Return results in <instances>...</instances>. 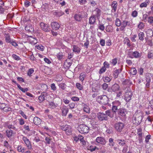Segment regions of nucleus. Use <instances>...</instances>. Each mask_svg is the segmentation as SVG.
<instances>
[{
	"instance_id": "2eb2a0df",
	"label": "nucleus",
	"mask_w": 153,
	"mask_h": 153,
	"mask_svg": "<svg viewBox=\"0 0 153 153\" xmlns=\"http://www.w3.org/2000/svg\"><path fill=\"white\" fill-rule=\"evenodd\" d=\"M25 28L28 32L32 33L34 32V28L30 24L27 25Z\"/></svg>"
},
{
	"instance_id": "69168bd1",
	"label": "nucleus",
	"mask_w": 153,
	"mask_h": 153,
	"mask_svg": "<svg viewBox=\"0 0 153 153\" xmlns=\"http://www.w3.org/2000/svg\"><path fill=\"white\" fill-rule=\"evenodd\" d=\"M108 87V85L106 83H104L102 85V87L104 90H106Z\"/></svg>"
},
{
	"instance_id": "393cba45",
	"label": "nucleus",
	"mask_w": 153,
	"mask_h": 153,
	"mask_svg": "<svg viewBox=\"0 0 153 153\" xmlns=\"http://www.w3.org/2000/svg\"><path fill=\"white\" fill-rule=\"evenodd\" d=\"M64 56L63 55V53L62 52H59L56 55V57L59 60H61L62 59H64Z\"/></svg>"
},
{
	"instance_id": "0eeeda50",
	"label": "nucleus",
	"mask_w": 153,
	"mask_h": 153,
	"mask_svg": "<svg viewBox=\"0 0 153 153\" xmlns=\"http://www.w3.org/2000/svg\"><path fill=\"white\" fill-rule=\"evenodd\" d=\"M131 53L132 54H129V57L131 58H138L141 56V53H139L137 51L133 52Z\"/></svg>"
},
{
	"instance_id": "2f4dec72",
	"label": "nucleus",
	"mask_w": 153,
	"mask_h": 153,
	"mask_svg": "<svg viewBox=\"0 0 153 153\" xmlns=\"http://www.w3.org/2000/svg\"><path fill=\"white\" fill-rule=\"evenodd\" d=\"M139 39L141 41H143L144 39V33L143 32H140L138 34Z\"/></svg>"
},
{
	"instance_id": "774afa93",
	"label": "nucleus",
	"mask_w": 153,
	"mask_h": 153,
	"mask_svg": "<svg viewBox=\"0 0 153 153\" xmlns=\"http://www.w3.org/2000/svg\"><path fill=\"white\" fill-rule=\"evenodd\" d=\"M30 2L28 1H25L24 3L25 6L26 7H27L29 6L30 5Z\"/></svg>"
},
{
	"instance_id": "de8ad7c7",
	"label": "nucleus",
	"mask_w": 153,
	"mask_h": 153,
	"mask_svg": "<svg viewBox=\"0 0 153 153\" xmlns=\"http://www.w3.org/2000/svg\"><path fill=\"white\" fill-rule=\"evenodd\" d=\"M148 22L150 24L153 23V17L150 16L148 17Z\"/></svg>"
},
{
	"instance_id": "6ab92c4d",
	"label": "nucleus",
	"mask_w": 153,
	"mask_h": 153,
	"mask_svg": "<svg viewBox=\"0 0 153 153\" xmlns=\"http://www.w3.org/2000/svg\"><path fill=\"white\" fill-rule=\"evenodd\" d=\"M122 71V69L119 68L118 69H116L114 71V78L115 79L117 78L120 73Z\"/></svg>"
},
{
	"instance_id": "bf43d9fd",
	"label": "nucleus",
	"mask_w": 153,
	"mask_h": 153,
	"mask_svg": "<svg viewBox=\"0 0 153 153\" xmlns=\"http://www.w3.org/2000/svg\"><path fill=\"white\" fill-rule=\"evenodd\" d=\"M117 58H115L112 59L111 63L113 65H114L117 63Z\"/></svg>"
},
{
	"instance_id": "39448f33",
	"label": "nucleus",
	"mask_w": 153,
	"mask_h": 153,
	"mask_svg": "<svg viewBox=\"0 0 153 153\" xmlns=\"http://www.w3.org/2000/svg\"><path fill=\"white\" fill-rule=\"evenodd\" d=\"M97 117L98 119L100 121L106 120H108V116L104 113H99L97 115Z\"/></svg>"
},
{
	"instance_id": "4be33fe9",
	"label": "nucleus",
	"mask_w": 153,
	"mask_h": 153,
	"mask_svg": "<svg viewBox=\"0 0 153 153\" xmlns=\"http://www.w3.org/2000/svg\"><path fill=\"white\" fill-rule=\"evenodd\" d=\"M5 40L6 42L10 43L13 40L11 39L9 34V33L5 34Z\"/></svg>"
},
{
	"instance_id": "dca6fc26",
	"label": "nucleus",
	"mask_w": 153,
	"mask_h": 153,
	"mask_svg": "<svg viewBox=\"0 0 153 153\" xmlns=\"http://www.w3.org/2000/svg\"><path fill=\"white\" fill-rule=\"evenodd\" d=\"M96 141L98 143L104 145L105 143V140L104 139L101 137H97L96 139Z\"/></svg>"
},
{
	"instance_id": "0e129e2a",
	"label": "nucleus",
	"mask_w": 153,
	"mask_h": 153,
	"mask_svg": "<svg viewBox=\"0 0 153 153\" xmlns=\"http://www.w3.org/2000/svg\"><path fill=\"white\" fill-rule=\"evenodd\" d=\"M7 126V127L9 128H10V129H13L14 130H16V127L15 126V125H12V124L11 125H8Z\"/></svg>"
},
{
	"instance_id": "3c124183",
	"label": "nucleus",
	"mask_w": 153,
	"mask_h": 153,
	"mask_svg": "<svg viewBox=\"0 0 153 153\" xmlns=\"http://www.w3.org/2000/svg\"><path fill=\"white\" fill-rule=\"evenodd\" d=\"M120 104L121 103L120 102L117 101L114 102L113 104V105L114 106H116L118 108H120Z\"/></svg>"
},
{
	"instance_id": "1a4fd4ad",
	"label": "nucleus",
	"mask_w": 153,
	"mask_h": 153,
	"mask_svg": "<svg viewBox=\"0 0 153 153\" xmlns=\"http://www.w3.org/2000/svg\"><path fill=\"white\" fill-rule=\"evenodd\" d=\"M62 128L66 133H70L72 131V129L71 128V127L67 125H66L64 126H62Z\"/></svg>"
},
{
	"instance_id": "7ed1b4c3",
	"label": "nucleus",
	"mask_w": 153,
	"mask_h": 153,
	"mask_svg": "<svg viewBox=\"0 0 153 153\" xmlns=\"http://www.w3.org/2000/svg\"><path fill=\"white\" fill-rule=\"evenodd\" d=\"M132 95L131 91L129 90L126 91L124 95V99L126 102H128L131 100Z\"/></svg>"
},
{
	"instance_id": "72a5a7b5",
	"label": "nucleus",
	"mask_w": 153,
	"mask_h": 153,
	"mask_svg": "<svg viewBox=\"0 0 153 153\" xmlns=\"http://www.w3.org/2000/svg\"><path fill=\"white\" fill-rule=\"evenodd\" d=\"M145 78L146 82H151V74L149 73L146 74Z\"/></svg>"
},
{
	"instance_id": "f03ea898",
	"label": "nucleus",
	"mask_w": 153,
	"mask_h": 153,
	"mask_svg": "<svg viewBox=\"0 0 153 153\" xmlns=\"http://www.w3.org/2000/svg\"><path fill=\"white\" fill-rule=\"evenodd\" d=\"M99 102L103 105H108L109 99L108 97L105 95H103L99 96L98 98Z\"/></svg>"
},
{
	"instance_id": "bb28decb",
	"label": "nucleus",
	"mask_w": 153,
	"mask_h": 153,
	"mask_svg": "<svg viewBox=\"0 0 153 153\" xmlns=\"http://www.w3.org/2000/svg\"><path fill=\"white\" fill-rule=\"evenodd\" d=\"M86 76V74L85 73H82L80 74L79 79L82 82H83Z\"/></svg>"
},
{
	"instance_id": "7c9ffc66",
	"label": "nucleus",
	"mask_w": 153,
	"mask_h": 153,
	"mask_svg": "<svg viewBox=\"0 0 153 153\" xmlns=\"http://www.w3.org/2000/svg\"><path fill=\"white\" fill-rule=\"evenodd\" d=\"M147 57L149 59H153V50H151L149 51Z\"/></svg>"
},
{
	"instance_id": "412c9836",
	"label": "nucleus",
	"mask_w": 153,
	"mask_h": 153,
	"mask_svg": "<svg viewBox=\"0 0 153 153\" xmlns=\"http://www.w3.org/2000/svg\"><path fill=\"white\" fill-rule=\"evenodd\" d=\"M73 51L76 53H79L81 49L77 45H73Z\"/></svg>"
},
{
	"instance_id": "20e7f679",
	"label": "nucleus",
	"mask_w": 153,
	"mask_h": 153,
	"mask_svg": "<svg viewBox=\"0 0 153 153\" xmlns=\"http://www.w3.org/2000/svg\"><path fill=\"white\" fill-rule=\"evenodd\" d=\"M40 26L42 29L45 32H49L51 30L49 25L46 24L41 22L40 23Z\"/></svg>"
},
{
	"instance_id": "58836bf2",
	"label": "nucleus",
	"mask_w": 153,
	"mask_h": 153,
	"mask_svg": "<svg viewBox=\"0 0 153 153\" xmlns=\"http://www.w3.org/2000/svg\"><path fill=\"white\" fill-rule=\"evenodd\" d=\"M130 71V73L133 75H136L137 73V70L135 68H131Z\"/></svg>"
},
{
	"instance_id": "c03bdc74",
	"label": "nucleus",
	"mask_w": 153,
	"mask_h": 153,
	"mask_svg": "<svg viewBox=\"0 0 153 153\" xmlns=\"http://www.w3.org/2000/svg\"><path fill=\"white\" fill-rule=\"evenodd\" d=\"M145 25L142 22H140L138 25V27L140 29H142L144 28Z\"/></svg>"
},
{
	"instance_id": "13d9d810",
	"label": "nucleus",
	"mask_w": 153,
	"mask_h": 153,
	"mask_svg": "<svg viewBox=\"0 0 153 153\" xmlns=\"http://www.w3.org/2000/svg\"><path fill=\"white\" fill-rule=\"evenodd\" d=\"M34 72V70L32 68L29 69L27 72V75L29 76H31V74Z\"/></svg>"
},
{
	"instance_id": "423d86ee",
	"label": "nucleus",
	"mask_w": 153,
	"mask_h": 153,
	"mask_svg": "<svg viewBox=\"0 0 153 153\" xmlns=\"http://www.w3.org/2000/svg\"><path fill=\"white\" fill-rule=\"evenodd\" d=\"M124 124L122 123H118L115 125V128L118 131L121 132L124 127Z\"/></svg>"
},
{
	"instance_id": "37998d69",
	"label": "nucleus",
	"mask_w": 153,
	"mask_h": 153,
	"mask_svg": "<svg viewBox=\"0 0 153 153\" xmlns=\"http://www.w3.org/2000/svg\"><path fill=\"white\" fill-rule=\"evenodd\" d=\"M36 48L38 50L43 51L44 50V47L41 45H37L36 46Z\"/></svg>"
},
{
	"instance_id": "a878e982",
	"label": "nucleus",
	"mask_w": 153,
	"mask_h": 153,
	"mask_svg": "<svg viewBox=\"0 0 153 153\" xmlns=\"http://www.w3.org/2000/svg\"><path fill=\"white\" fill-rule=\"evenodd\" d=\"M74 19L76 21L80 22L82 18L80 14H76L74 16Z\"/></svg>"
},
{
	"instance_id": "6e6552de",
	"label": "nucleus",
	"mask_w": 153,
	"mask_h": 153,
	"mask_svg": "<svg viewBox=\"0 0 153 153\" xmlns=\"http://www.w3.org/2000/svg\"><path fill=\"white\" fill-rule=\"evenodd\" d=\"M51 26L52 29L55 30H58L60 27L59 24L56 22H51Z\"/></svg>"
},
{
	"instance_id": "e2e57ef3",
	"label": "nucleus",
	"mask_w": 153,
	"mask_h": 153,
	"mask_svg": "<svg viewBox=\"0 0 153 153\" xmlns=\"http://www.w3.org/2000/svg\"><path fill=\"white\" fill-rule=\"evenodd\" d=\"M111 78L110 77L106 76L105 77L104 80L105 82H109L111 81Z\"/></svg>"
},
{
	"instance_id": "9d476101",
	"label": "nucleus",
	"mask_w": 153,
	"mask_h": 153,
	"mask_svg": "<svg viewBox=\"0 0 153 153\" xmlns=\"http://www.w3.org/2000/svg\"><path fill=\"white\" fill-rule=\"evenodd\" d=\"M120 88V86L117 84L115 83L112 86L111 90L113 92H117L119 90Z\"/></svg>"
},
{
	"instance_id": "79ce46f5",
	"label": "nucleus",
	"mask_w": 153,
	"mask_h": 153,
	"mask_svg": "<svg viewBox=\"0 0 153 153\" xmlns=\"http://www.w3.org/2000/svg\"><path fill=\"white\" fill-rule=\"evenodd\" d=\"M76 86L77 88L80 90H82L83 86L80 83H76Z\"/></svg>"
},
{
	"instance_id": "338daca9",
	"label": "nucleus",
	"mask_w": 153,
	"mask_h": 153,
	"mask_svg": "<svg viewBox=\"0 0 153 153\" xmlns=\"http://www.w3.org/2000/svg\"><path fill=\"white\" fill-rule=\"evenodd\" d=\"M10 43L13 46H14L15 47L18 46V45L16 43L15 41H14L13 40Z\"/></svg>"
},
{
	"instance_id": "5701e85b",
	"label": "nucleus",
	"mask_w": 153,
	"mask_h": 153,
	"mask_svg": "<svg viewBox=\"0 0 153 153\" xmlns=\"http://www.w3.org/2000/svg\"><path fill=\"white\" fill-rule=\"evenodd\" d=\"M95 14L94 15L95 17H98L100 16L101 10L97 8L94 11Z\"/></svg>"
},
{
	"instance_id": "f3484780",
	"label": "nucleus",
	"mask_w": 153,
	"mask_h": 153,
	"mask_svg": "<svg viewBox=\"0 0 153 153\" xmlns=\"http://www.w3.org/2000/svg\"><path fill=\"white\" fill-rule=\"evenodd\" d=\"M28 37L30 42L31 44L34 45L37 43V40L36 39L31 36H29Z\"/></svg>"
},
{
	"instance_id": "c85d7f7f",
	"label": "nucleus",
	"mask_w": 153,
	"mask_h": 153,
	"mask_svg": "<svg viewBox=\"0 0 153 153\" xmlns=\"http://www.w3.org/2000/svg\"><path fill=\"white\" fill-rule=\"evenodd\" d=\"M58 104H55L53 102H51L49 103V105L50 107L52 108H54L58 106Z\"/></svg>"
},
{
	"instance_id": "ea45409f",
	"label": "nucleus",
	"mask_w": 153,
	"mask_h": 153,
	"mask_svg": "<svg viewBox=\"0 0 153 153\" xmlns=\"http://www.w3.org/2000/svg\"><path fill=\"white\" fill-rule=\"evenodd\" d=\"M120 20L118 18H117L115 21V25L117 27H120L121 25Z\"/></svg>"
},
{
	"instance_id": "603ef678",
	"label": "nucleus",
	"mask_w": 153,
	"mask_h": 153,
	"mask_svg": "<svg viewBox=\"0 0 153 153\" xmlns=\"http://www.w3.org/2000/svg\"><path fill=\"white\" fill-rule=\"evenodd\" d=\"M3 110L5 112H7L11 111V108L8 107L7 105L3 109Z\"/></svg>"
},
{
	"instance_id": "ddd939ff",
	"label": "nucleus",
	"mask_w": 153,
	"mask_h": 153,
	"mask_svg": "<svg viewBox=\"0 0 153 153\" xmlns=\"http://www.w3.org/2000/svg\"><path fill=\"white\" fill-rule=\"evenodd\" d=\"M23 140L24 141L25 143L26 144L28 149H31V146L30 141L26 137H23Z\"/></svg>"
},
{
	"instance_id": "864d4df0",
	"label": "nucleus",
	"mask_w": 153,
	"mask_h": 153,
	"mask_svg": "<svg viewBox=\"0 0 153 153\" xmlns=\"http://www.w3.org/2000/svg\"><path fill=\"white\" fill-rule=\"evenodd\" d=\"M80 14L82 18H83L86 17L87 15L85 11H82L80 13Z\"/></svg>"
},
{
	"instance_id": "b1692460",
	"label": "nucleus",
	"mask_w": 153,
	"mask_h": 153,
	"mask_svg": "<svg viewBox=\"0 0 153 153\" xmlns=\"http://www.w3.org/2000/svg\"><path fill=\"white\" fill-rule=\"evenodd\" d=\"M111 7L112 8V9L114 10V12L116 11L117 5V3L116 1H113L111 4Z\"/></svg>"
},
{
	"instance_id": "c756f323",
	"label": "nucleus",
	"mask_w": 153,
	"mask_h": 153,
	"mask_svg": "<svg viewBox=\"0 0 153 153\" xmlns=\"http://www.w3.org/2000/svg\"><path fill=\"white\" fill-rule=\"evenodd\" d=\"M146 34L147 36L151 37L153 35V31L150 29H149L146 31Z\"/></svg>"
},
{
	"instance_id": "c9c22d12",
	"label": "nucleus",
	"mask_w": 153,
	"mask_h": 153,
	"mask_svg": "<svg viewBox=\"0 0 153 153\" xmlns=\"http://www.w3.org/2000/svg\"><path fill=\"white\" fill-rule=\"evenodd\" d=\"M69 59H67L65 62L64 64L68 68H69L71 65V61L69 62Z\"/></svg>"
},
{
	"instance_id": "4c0bfd02",
	"label": "nucleus",
	"mask_w": 153,
	"mask_h": 153,
	"mask_svg": "<svg viewBox=\"0 0 153 153\" xmlns=\"http://www.w3.org/2000/svg\"><path fill=\"white\" fill-rule=\"evenodd\" d=\"M105 114L107 115V116H108L111 118H112L114 116L113 114H112L110 110L106 111H105Z\"/></svg>"
},
{
	"instance_id": "473e14b6",
	"label": "nucleus",
	"mask_w": 153,
	"mask_h": 153,
	"mask_svg": "<svg viewBox=\"0 0 153 153\" xmlns=\"http://www.w3.org/2000/svg\"><path fill=\"white\" fill-rule=\"evenodd\" d=\"M124 43L125 44H126L129 47L131 46V44L130 43V41L128 38H125L124 40Z\"/></svg>"
},
{
	"instance_id": "49530a36",
	"label": "nucleus",
	"mask_w": 153,
	"mask_h": 153,
	"mask_svg": "<svg viewBox=\"0 0 153 153\" xmlns=\"http://www.w3.org/2000/svg\"><path fill=\"white\" fill-rule=\"evenodd\" d=\"M112 29V26L110 25H108L106 27V30L107 32H110Z\"/></svg>"
},
{
	"instance_id": "e433bc0d",
	"label": "nucleus",
	"mask_w": 153,
	"mask_h": 153,
	"mask_svg": "<svg viewBox=\"0 0 153 153\" xmlns=\"http://www.w3.org/2000/svg\"><path fill=\"white\" fill-rule=\"evenodd\" d=\"M129 23V21H123L121 23V25L125 28L126 26L130 25Z\"/></svg>"
},
{
	"instance_id": "a19ab883",
	"label": "nucleus",
	"mask_w": 153,
	"mask_h": 153,
	"mask_svg": "<svg viewBox=\"0 0 153 153\" xmlns=\"http://www.w3.org/2000/svg\"><path fill=\"white\" fill-rule=\"evenodd\" d=\"M64 14L61 11H55L53 13L54 15L57 16H60Z\"/></svg>"
},
{
	"instance_id": "9b49d317",
	"label": "nucleus",
	"mask_w": 153,
	"mask_h": 153,
	"mask_svg": "<svg viewBox=\"0 0 153 153\" xmlns=\"http://www.w3.org/2000/svg\"><path fill=\"white\" fill-rule=\"evenodd\" d=\"M126 113V110L123 108H119L117 111L118 114L122 117H125Z\"/></svg>"
},
{
	"instance_id": "aec40b11",
	"label": "nucleus",
	"mask_w": 153,
	"mask_h": 153,
	"mask_svg": "<svg viewBox=\"0 0 153 153\" xmlns=\"http://www.w3.org/2000/svg\"><path fill=\"white\" fill-rule=\"evenodd\" d=\"M41 120L37 117H36L33 119V122L35 125H38L41 123Z\"/></svg>"
},
{
	"instance_id": "5fc2aeb1",
	"label": "nucleus",
	"mask_w": 153,
	"mask_h": 153,
	"mask_svg": "<svg viewBox=\"0 0 153 153\" xmlns=\"http://www.w3.org/2000/svg\"><path fill=\"white\" fill-rule=\"evenodd\" d=\"M82 136L81 135H79L78 137H74V140L76 142H77L79 140H80V139H81Z\"/></svg>"
},
{
	"instance_id": "09e8293b",
	"label": "nucleus",
	"mask_w": 153,
	"mask_h": 153,
	"mask_svg": "<svg viewBox=\"0 0 153 153\" xmlns=\"http://www.w3.org/2000/svg\"><path fill=\"white\" fill-rule=\"evenodd\" d=\"M17 149L19 152H21L22 153L24 152L25 151V149L23 148H22L21 146H18Z\"/></svg>"
},
{
	"instance_id": "6e6d98bb",
	"label": "nucleus",
	"mask_w": 153,
	"mask_h": 153,
	"mask_svg": "<svg viewBox=\"0 0 153 153\" xmlns=\"http://www.w3.org/2000/svg\"><path fill=\"white\" fill-rule=\"evenodd\" d=\"M12 57L14 59H15L16 60H19L21 59L16 54H13L12 56Z\"/></svg>"
},
{
	"instance_id": "8fccbe9b",
	"label": "nucleus",
	"mask_w": 153,
	"mask_h": 153,
	"mask_svg": "<svg viewBox=\"0 0 153 153\" xmlns=\"http://www.w3.org/2000/svg\"><path fill=\"white\" fill-rule=\"evenodd\" d=\"M99 150L98 148L96 146L93 147V146H90V150L91 152H93L96 150Z\"/></svg>"
},
{
	"instance_id": "f257e3e1",
	"label": "nucleus",
	"mask_w": 153,
	"mask_h": 153,
	"mask_svg": "<svg viewBox=\"0 0 153 153\" xmlns=\"http://www.w3.org/2000/svg\"><path fill=\"white\" fill-rule=\"evenodd\" d=\"M143 114L141 112L135 113L132 117L133 123L136 125L139 124L143 119Z\"/></svg>"
},
{
	"instance_id": "f704fd0d",
	"label": "nucleus",
	"mask_w": 153,
	"mask_h": 153,
	"mask_svg": "<svg viewBox=\"0 0 153 153\" xmlns=\"http://www.w3.org/2000/svg\"><path fill=\"white\" fill-rule=\"evenodd\" d=\"M153 121V117L150 116H148L146 120V122H149V123H148V125H151L152 123V121Z\"/></svg>"
},
{
	"instance_id": "4d7b16f0",
	"label": "nucleus",
	"mask_w": 153,
	"mask_h": 153,
	"mask_svg": "<svg viewBox=\"0 0 153 153\" xmlns=\"http://www.w3.org/2000/svg\"><path fill=\"white\" fill-rule=\"evenodd\" d=\"M106 70V68L105 67H102L100 70L99 73L100 74L104 72Z\"/></svg>"
},
{
	"instance_id": "cd10ccee",
	"label": "nucleus",
	"mask_w": 153,
	"mask_h": 153,
	"mask_svg": "<svg viewBox=\"0 0 153 153\" xmlns=\"http://www.w3.org/2000/svg\"><path fill=\"white\" fill-rule=\"evenodd\" d=\"M83 106V111L87 113H89L90 112V108L89 107L85 104H84Z\"/></svg>"
},
{
	"instance_id": "a18cd8bd",
	"label": "nucleus",
	"mask_w": 153,
	"mask_h": 153,
	"mask_svg": "<svg viewBox=\"0 0 153 153\" xmlns=\"http://www.w3.org/2000/svg\"><path fill=\"white\" fill-rule=\"evenodd\" d=\"M119 108H118L116 106H114L113 105L112 110L113 112L116 113L117 111H118Z\"/></svg>"
},
{
	"instance_id": "a211bd4d",
	"label": "nucleus",
	"mask_w": 153,
	"mask_h": 153,
	"mask_svg": "<svg viewBox=\"0 0 153 153\" xmlns=\"http://www.w3.org/2000/svg\"><path fill=\"white\" fill-rule=\"evenodd\" d=\"M96 21V17L94 15L91 16L89 18V23L90 25H93Z\"/></svg>"
},
{
	"instance_id": "4468645a",
	"label": "nucleus",
	"mask_w": 153,
	"mask_h": 153,
	"mask_svg": "<svg viewBox=\"0 0 153 153\" xmlns=\"http://www.w3.org/2000/svg\"><path fill=\"white\" fill-rule=\"evenodd\" d=\"M62 115L63 116H65L68 112V108L65 106H64L61 108Z\"/></svg>"
},
{
	"instance_id": "f8f14e48",
	"label": "nucleus",
	"mask_w": 153,
	"mask_h": 153,
	"mask_svg": "<svg viewBox=\"0 0 153 153\" xmlns=\"http://www.w3.org/2000/svg\"><path fill=\"white\" fill-rule=\"evenodd\" d=\"M47 96V93L45 92H43L41 95L38 97L39 102L40 103L44 101L45 100V97Z\"/></svg>"
},
{
	"instance_id": "680f3d73",
	"label": "nucleus",
	"mask_w": 153,
	"mask_h": 153,
	"mask_svg": "<svg viewBox=\"0 0 153 153\" xmlns=\"http://www.w3.org/2000/svg\"><path fill=\"white\" fill-rule=\"evenodd\" d=\"M6 132L7 134H13L14 133L13 131L10 128L7 129Z\"/></svg>"
},
{
	"instance_id": "052dcab7",
	"label": "nucleus",
	"mask_w": 153,
	"mask_h": 153,
	"mask_svg": "<svg viewBox=\"0 0 153 153\" xmlns=\"http://www.w3.org/2000/svg\"><path fill=\"white\" fill-rule=\"evenodd\" d=\"M148 17V15L145 14H143V19H142V21H144V22H146L147 21V18Z\"/></svg>"
}]
</instances>
